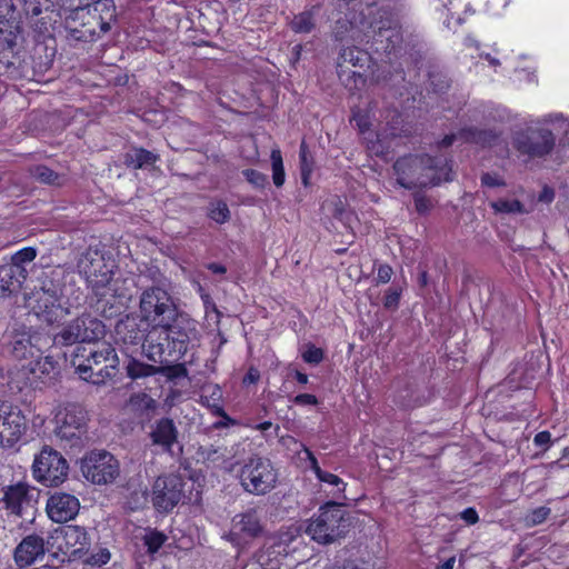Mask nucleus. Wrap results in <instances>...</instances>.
Masks as SVG:
<instances>
[{
    "mask_svg": "<svg viewBox=\"0 0 569 569\" xmlns=\"http://www.w3.org/2000/svg\"><path fill=\"white\" fill-rule=\"evenodd\" d=\"M508 6V0H488L487 10L492 16H500Z\"/></svg>",
    "mask_w": 569,
    "mask_h": 569,
    "instance_id": "46",
    "label": "nucleus"
},
{
    "mask_svg": "<svg viewBox=\"0 0 569 569\" xmlns=\"http://www.w3.org/2000/svg\"><path fill=\"white\" fill-rule=\"evenodd\" d=\"M325 209L329 210L336 219L342 218V216L347 211L345 202L338 197L329 201L325 206Z\"/></svg>",
    "mask_w": 569,
    "mask_h": 569,
    "instance_id": "44",
    "label": "nucleus"
},
{
    "mask_svg": "<svg viewBox=\"0 0 569 569\" xmlns=\"http://www.w3.org/2000/svg\"><path fill=\"white\" fill-rule=\"evenodd\" d=\"M14 6L11 0L0 1V18L10 20L13 17Z\"/></svg>",
    "mask_w": 569,
    "mask_h": 569,
    "instance_id": "48",
    "label": "nucleus"
},
{
    "mask_svg": "<svg viewBox=\"0 0 569 569\" xmlns=\"http://www.w3.org/2000/svg\"><path fill=\"white\" fill-rule=\"evenodd\" d=\"M547 121L561 136L559 138V147L569 150V119L565 118L561 113H553L548 116Z\"/></svg>",
    "mask_w": 569,
    "mask_h": 569,
    "instance_id": "32",
    "label": "nucleus"
},
{
    "mask_svg": "<svg viewBox=\"0 0 569 569\" xmlns=\"http://www.w3.org/2000/svg\"><path fill=\"white\" fill-rule=\"evenodd\" d=\"M243 174L248 182H250L256 188H263L267 184V176L257 170L248 169L243 171Z\"/></svg>",
    "mask_w": 569,
    "mask_h": 569,
    "instance_id": "43",
    "label": "nucleus"
},
{
    "mask_svg": "<svg viewBox=\"0 0 569 569\" xmlns=\"http://www.w3.org/2000/svg\"><path fill=\"white\" fill-rule=\"evenodd\" d=\"M302 359L312 365L319 363L323 358V352L320 348H317L312 345L307 346V348L301 353Z\"/></svg>",
    "mask_w": 569,
    "mask_h": 569,
    "instance_id": "42",
    "label": "nucleus"
},
{
    "mask_svg": "<svg viewBox=\"0 0 569 569\" xmlns=\"http://www.w3.org/2000/svg\"><path fill=\"white\" fill-rule=\"evenodd\" d=\"M1 501L10 513L21 516L23 510L31 505V487L27 481L8 485L3 488Z\"/></svg>",
    "mask_w": 569,
    "mask_h": 569,
    "instance_id": "21",
    "label": "nucleus"
},
{
    "mask_svg": "<svg viewBox=\"0 0 569 569\" xmlns=\"http://www.w3.org/2000/svg\"><path fill=\"white\" fill-rule=\"evenodd\" d=\"M348 23L349 28L341 20L337 21L333 31L336 39L342 40L349 37L352 40H362V36L369 38V30H373V32L378 30V38L376 39V42L382 43L383 40L390 42L391 46L388 43L385 47V50L388 52L393 50L395 43L399 39L398 33L391 28V26L386 27L382 21H368L362 12L359 18L353 16L351 20H348Z\"/></svg>",
    "mask_w": 569,
    "mask_h": 569,
    "instance_id": "8",
    "label": "nucleus"
},
{
    "mask_svg": "<svg viewBox=\"0 0 569 569\" xmlns=\"http://www.w3.org/2000/svg\"><path fill=\"white\" fill-rule=\"evenodd\" d=\"M74 372L84 381L100 385L113 378L120 360L110 343H101L86 353V348L78 347L71 358Z\"/></svg>",
    "mask_w": 569,
    "mask_h": 569,
    "instance_id": "4",
    "label": "nucleus"
},
{
    "mask_svg": "<svg viewBox=\"0 0 569 569\" xmlns=\"http://www.w3.org/2000/svg\"><path fill=\"white\" fill-rule=\"evenodd\" d=\"M301 448H302V452L306 456V460L309 463V468L313 471L317 479L320 482H323V483H327V485L333 487L335 488L333 495H342L346 490L347 483L337 475H333L328 471H323L320 468L317 458L315 457V455L310 451V449L308 447L301 445Z\"/></svg>",
    "mask_w": 569,
    "mask_h": 569,
    "instance_id": "27",
    "label": "nucleus"
},
{
    "mask_svg": "<svg viewBox=\"0 0 569 569\" xmlns=\"http://www.w3.org/2000/svg\"><path fill=\"white\" fill-rule=\"evenodd\" d=\"M82 477L94 486H108L120 476L118 459L108 451L92 450L80 460Z\"/></svg>",
    "mask_w": 569,
    "mask_h": 569,
    "instance_id": "7",
    "label": "nucleus"
},
{
    "mask_svg": "<svg viewBox=\"0 0 569 569\" xmlns=\"http://www.w3.org/2000/svg\"><path fill=\"white\" fill-rule=\"evenodd\" d=\"M102 321L90 315H82L64 326L53 338V342L71 346L77 342H93L104 336Z\"/></svg>",
    "mask_w": 569,
    "mask_h": 569,
    "instance_id": "13",
    "label": "nucleus"
},
{
    "mask_svg": "<svg viewBox=\"0 0 569 569\" xmlns=\"http://www.w3.org/2000/svg\"><path fill=\"white\" fill-rule=\"evenodd\" d=\"M198 340V330L196 321L184 317L177 316L173 323L166 329L161 328L157 335V341L168 347H172L173 353L182 356L187 352L188 346Z\"/></svg>",
    "mask_w": 569,
    "mask_h": 569,
    "instance_id": "16",
    "label": "nucleus"
},
{
    "mask_svg": "<svg viewBox=\"0 0 569 569\" xmlns=\"http://www.w3.org/2000/svg\"><path fill=\"white\" fill-rule=\"evenodd\" d=\"M40 336L31 328L14 323L4 335L8 351L17 360H27L37 357L41 350Z\"/></svg>",
    "mask_w": 569,
    "mask_h": 569,
    "instance_id": "17",
    "label": "nucleus"
},
{
    "mask_svg": "<svg viewBox=\"0 0 569 569\" xmlns=\"http://www.w3.org/2000/svg\"><path fill=\"white\" fill-rule=\"evenodd\" d=\"M397 182L406 188H423L436 186L442 181H448L450 167L446 158L408 156L397 160L395 163Z\"/></svg>",
    "mask_w": 569,
    "mask_h": 569,
    "instance_id": "3",
    "label": "nucleus"
},
{
    "mask_svg": "<svg viewBox=\"0 0 569 569\" xmlns=\"http://www.w3.org/2000/svg\"><path fill=\"white\" fill-rule=\"evenodd\" d=\"M516 74L519 81L526 80L528 82L535 81V74L532 71L527 69L516 70Z\"/></svg>",
    "mask_w": 569,
    "mask_h": 569,
    "instance_id": "61",
    "label": "nucleus"
},
{
    "mask_svg": "<svg viewBox=\"0 0 569 569\" xmlns=\"http://www.w3.org/2000/svg\"><path fill=\"white\" fill-rule=\"evenodd\" d=\"M352 121L356 122V126L359 128L361 133H366L368 131V121L363 114L356 113Z\"/></svg>",
    "mask_w": 569,
    "mask_h": 569,
    "instance_id": "58",
    "label": "nucleus"
},
{
    "mask_svg": "<svg viewBox=\"0 0 569 569\" xmlns=\"http://www.w3.org/2000/svg\"><path fill=\"white\" fill-rule=\"evenodd\" d=\"M158 156L142 148L131 149L126 153L124 162L136 169L153 164Z\"/></svg>",
    "mask_w": 569,
    "mask_h": 569,
    "instance_id": "31",
    "label": "nucleus"
},
{
    "mask_svg": "<svg viewBox=\"0 0 569 569\" xmlns=\"http://www.w3.org/2000/svg\"><path fill=\"white\" fill-rule=\"evenodd\" d=\"M113 267V260L107 259L96 249H88L78 261L79 273L86 279L96 296L126 299L130 291L128 280L112 278Z\"/></svg>",
    "mask_w": 569,
    "mask_h": 569,
    "instance_id": "2",
    "label": "nucleus"
},
{
    "mask_svg": "<svg viewBox=\"0 0 569 569\" xmlns=\"http://www.w3.org/2000/svg\"><path fill=\"white\" fill-rule=\"evenodd\" d=\"M48 551L61 553L69 561L81 558L89 549L90 540L84 528L63 526L56 528L47 538Z\"/></svg>",
    "mask_w": 569,
    "mask_h": 569,
    "instance_id": "9",
    "label": "nucleus"
},
{
    "mask_svg": "<svg viewBox=\"0 0 569 569\" xmlns=\"http://www.w3.org/2000/svg\"><path fill=\"white\" fill-rule=\"evenodd\" d=\"M183 496V480L171 473L158 477L152 487V503L158 511L172 510Z\"/></svg>",
    "mask_w": 569,
    "mask_h": 569,
    "instance_id": "18",
    "label": "nucleus"
},
{
    "mask_svg": "<svg viewBox=\"0 0 569 569\" xmlns=\"http://www.w3.org/2000/svg\"><path fill=\"white\" fill-rule=\"evenodd\" d=\"M46 420H47V417L44 415L34 413L32 417V420H31L32 427L34 429H41L44 426Z\"/></svg>",
    "mask_w": 569,
    "mask_h": 569,
    "instance_id": "62",
    "label": "nucleus"
},
{
    "mask_svg": "<svg viewBox=\"0 0 569 569\" xmlns=\"http://www.w3.org/2000/svg\"><path fill=\"white\" fill-rule=\"evenodd\" d=\"M37 257V250L32 247H26L19 251H17L12 257L9 263H6L8 267H18L22 271V276H28V270L24 264L34 260Z\"/></svg>",
    "mask_w": 569,
    "mask_h": 569,
    "instance_id": "33",
    "label": "nucleus"
},
{
    "mask_svg": "<svg viewBox=\"0 0 569 569\" xmlns=\"http://www.w3.org/2000/svg\"><path fill=\"white\" fill-rule=\"evenodd\" d=\"M262 530L259 517L256 511H247L238 515L232 520L231 535H243L246 537H257Z\"/></svg>",
    "mask_w": 569,
    "mask_h": 569,
    "instance_id": "28",
    "label": "nucleus"
},
{
    "mask_svg": "<svg viewBox=\"0 0 569 569\" xmlns=\"http://www.w3.org/2000/svg\"><path fill=\"white\" fill-rule=\"evenodd\" d=\"M339 220L343 223V226L346 228L353 230V224L357 221V217L355 216V213L352 211L347 209V211L345 212L342 218H340Z\"/></svg>",
    "mask_w": 569,
    "mask_h": 569,
    "instance_id": "56",
    "label": "nucleus"
},
{
    "mask_svg": "<svg viewBox=\"0 0 569 569\" xmlns=\"http://www.w3.org/2000/svg\"><path fill=\"white\" fill-rule=\"evenodd\" d=\"M158 407L157 401L146 392H136L130 396L127 408L137 416H147L154 413Z\"/></svg>",
    "mask_w": 569,
    "mask_h": 569,
    "instance_id": "29",
    "label": "nucleus"
},
{
    "mask_svg": "<svg viewBox=\"0 0 569 569\" xmlns=\"http://www.w3.org/2000/svg\"><path fill=\"white\" fill-rule=\"evenodd\" d=\"M306 169L312 171V163L308 160L307 147L305 142H302L300 146V170L305 171Z\"/></svg>",
    "mask_w": 569,
    "mask_h": 569,
    "instance_id": "51",
    "label": "nucleus"
},
{
    "mask_svg": "<svg viewBox=\"0 0 569 569\" xmlns=\"http://www.w3.org/2000/svg\"><path fill=\"white\" fill-rule=\"evenodd\" d=\"M548 116L543 119L546 128L537 131L536 137L528 146H520L519 149L530 156L541 157L548 154L556 146V136H559L552 126L547 121Z\"/></svg>",
    "mask_w": 569,
    "mask_h": 569,
    "instance_id": "23",
    "label": "nucleus"
},
{
    "mask_svg": "<svg viewBox=\"0 0 569 569\" xmlns=\"http://www.w3.org/2000/svg\"><path fill=\"white\" fill-rule=\"evenodd\" d=\"M244 491L263 496L272 491L278 482V470L268 458L252 456L237 471Z\"/></svg>",
    "mask_w": 569,
    "mask_h": 569,
    "instance_id": "6",
    "label": "nucleus"
},
{
    "mask_svg": "<svg viewBox=\"0 0 569 569\" xmlns=\"http://www.w3.org/2000/svg\"><path fill=\"white\" fill-rule=\"evenodd\" d=\"M460 516L469 525H475L479 520L478 513L473 508L465 509Z\"/></svg>",
    "mask_w": 569,
    "mask_h": 569,
    "instance_id": "53",
    "label": "nucleus"
},
{
    "mask_svg": "<svg viewBox=\"0 0 569 569\" xmlns=\"http://www.w3.org/2000/svg\"><path fill=\"white\" fill-rule=\"evenodd\" d=\"M209 217L217 223H224L230 218V211L226 202L213 201L209 207Z\"/></svg>",
    "mask_w": 569,
    "mask_h": 569,
    "instance_id": "38",
    "label": "nucleus"
},
{
    "mask_svg": "<svg viewBox=\"0 0 569 569\" xmlns=\"http://www.w3.org/2000/svg\"><path fill=\"white\" fill-rule=\"evenodd\" d=\"M343 511L336 503H328L311 518L306 533L319 543H331L343 532Z\"/></svg>",
    "mask_w": 569,
    "mask_h": 569,
    "instance_id": "10",
    "label": "nucleus"
},
{
    "mask_svg": "<svg viewBox=\"0 0 569 569\" xmlns=\"http://www.w3.org/2000/svg\"><path fill=\"white\" fill-rule=\"evenodd\" d=\"M368 140V149L377 154V156H385L388 153V150L390 148L389 143H387L386 139L382 138L380 134L376 136V139L370 140L366 137Z\"/></svg>",
    "mask_w": 569,
    "mask_h": 569,
    "instance_id": "41",
    "label": "nucleus"
},
{
    "mask_svg": "<svg viewBox=\"0 0 569 569\" xmlns=\"http://www.w3.org/2000/svg\"><path fill=\"white\" fill-rule=\"evenodd\" d=\"M31 176L43 183L60 184V176L46 166H37L31 169Z\"/></svg>",
    "mask_w": 569,
    "mask_h": 569,
    "instance_id": "39",
    "label": "nucleus"
},
{
    "mask_svg": "<svg viewBox=\"0 0 569 569\" xmlns=\"http://www.w3.org/2000/svg\"><path fill=\"white\" fill-rule=\"evenodd\" d=\"M26 279L18 267L0 266V299L18 295Z\"/></svg>",
    "mask_w": 569,
    "mask_h": 569,
    "instance_id": "24",
    "label": "nucleus"
},
{
    "mask_svg": "<svg viewBox=\"0 0 569 569\" xmlns=\"http://www.w3.org/2000/svg\"><path fill=\"white\" fill-rule=\"evenodd\" d=\"M46 550L48 551L47 541L43 538L30 535L17 546L14 550V560L21 568L34 563L39 558L43 557Z\"/></svg>",
    "mask_w": 569,
    "mask_h": 569,
    "instance_id": "22",
    "label": "nucleus"
},
{
    "mask_svg": "<svg viewBox=\"0 0 569 569\" xmlns=\"http://www.w3.org/2000/svg\"><path fill=\"white\" fill-rule=\"evenodd\" d=\"M479 59L482 63L487 62L489 67H492L495 71H497V67L500 64L499 60L493 58L489 53H480Z\"/></svg>",
    "mask_w": 569,
    "mask_h": 569,
    "instance_id": "60",
    "label": "nucleus"
},
{
    "mask_svg": "<svg viewBox=\"0 0 569 569\" xmlns=\"http://www.w3.org/2000/svg\"><path fill=\"white\" fill-rule=\"evenodd\" d=\"M178 316L177 306L167 290L150 287L142 291L139 301V322L127 317L117 326V333L124 342L142 343L146 357L154 363H161L166 351L163 343L157 341L158 331L167 328Z\"/></svg>",
    "mask_w": 569,
    "mask_h": 569,
    "instance_id": "1",
    "label": "nucleus"
},
{
    "mask_svg": "<svg viewBox=\"0 0 569 569\" xmlns=\"http://www.w3.org/2000/svg\"><path fill=\"white\" fill-rule=\"evenodd\" d=\"M295 403L315 406L318 403L317 398L310 393H301L295 397Z\"/></svg>",
    "mask_w": 569,
    "mask_h": 569,
    "instance_id": "52",
    "label": "nucleus"
},
{
    "mask_svg": "<svg viewBox=\"0 0 569 569\" xmlns=\"http://www.w3.org/2000/svg\"><path fill=\"white\" fill-rule=\"evenodd\" d=\"M415 203L419 212H426L431 206L427 198L420 196L416 197Z\"/></svg>",
    "mask_w": 569,
    "mask_h": 569,
    "instance_id": "59",
    "label": "nucleus"
},
{
    "mask_svg": "<svg viewBox=\"0 0 569 569\" xmlns=\"http://www.w3.org/2000/svg\"><path fill=\"white\" fill-rule=\"evenodd\" d=\"M153 445L170 451L178 438V430L171 419L162 418L156 422L150 432Z\"/></svg>",
    "mask_w": 569,
    "mask_h": 569,
    "instance_id": "26",
    "label": "nucleus"
},
{
    "mask_svg": "<svg viewBox=\"0 0 569 569\" xmlns=\"http://www.w3.org/2000/svg\"><path fill=\"white\" fill-rule=\"evenodd\" d=\"M481 182L487 187H499L505 184L503 180L499 176L491 173H485L481 178Z\"/></svg>",
    "mask_w": 569,
    "mask_h": 569,
    "instance_id": "50",
    "label": "nucleus"
},
{
    "mask_svg": "<svg viewBox=\"0 0 569 569\" xmlns=\"http://www.w3.org/2000/svg\"><path fill=\"white\" fill-rule=\"evenodd\" d=\"M271 166H272V180L277 187H281L284 183L286 174L282 162V156L279 149L271 151Z\"/></svg>",
    "mask_w": 569,
    "mask_h": 569,
    "instance_id": "35",
    "label": "nucleus"
},
{
    "mask_svg": "<svg viewBox=\"0 0 569 569\" xmlns=\"http://www.w3.org/2000/svg\"><path fill=\"white\" fill-rule=\"evenodd\" d=\"M393 274L392 268L388 264H381L377 271V281L379 283H388Z\"/></svg>",
    "mask_w": 569,
    "mask_h": 569,
    "instance_id": "47",
    "label": "nucleus"
},
{
    "mask_svg": "<svg viewBox=\"0 0 569 569\" xmlns=\"http://www.w3.org/2000/svg\"><path fill=\"white\" fill-rule=\"evenodd\" d=\"M550 513V509L547 507H539L535 509L528 517L527 521L530 525H539L543 522Z\"/></svg>",
    "mask_w": 569,
    "mask_h": 569,
    "instance_id": "45",
    "label": "nucleus"
},
{
    "mask_svg": "<svg viewBox=\"0 0 569 569\" xmlns=\"http://www.w3.org/2000/svg\"><path fill=\"white\" fill-rule=\"evenodd\" d=\"M36 359L29 362V371L33 381L47 383L53 380L59 375L58 362L51 357H34Z\"/></svg>",
    "mask_w": 569,
    "mask_h": 569,
    "instance_id": "25",
    "label": "nucleus"
},
{
    "mask_svg": "<svg viewBox=\"0 0 569 569\" xmlns=\"http://www.w3.org/2000/svg\"><path fill=\"white\" fill-rule=\"evenodd\" d=\"M491 207L496 212L501 213H525L526 210L520 201L516 199H499L491 202Z\"/></svg>",
    "mask_w": 569,
    "mask_h": 569,
    "instance_id": "37",
    "label": "nucleus"
},
{
    "mask_svg": "<svg viewBox=\"0 0 569 569\" xmlns=\"http://www.w3.org/2000/svg\"><path fill=\"white\" fill-rule=\"evenodd\" d=\"M369 62V54L356 47L345 48L338 62V74L340 80L351 89L358 88L359 83L365 82L362 73L358 70H349V66L353 68H363Z\"/></svg>",
    "mask_w": 569,
    "mask_h": 569,
    "instance_id": "19",
    "label": "nucleus"
},
{
    "mask_svg": "<svg viewBox=\"0 0 569 569\" xmlns=\"http://www.w3.org/2000/svg\"><path fill=\"white\" fill-rule=\"evenodd\" d=\"M79 508L78 498L66 492L53 493L46 505L47 515L54 522H66L73 519L78 515Z\"/></svg>",
    "mask_w": 569,
    "mask_h": 569,
    "instance_id": "20",
    "label": "nucleus"
},
{
    "mask_svg": "<svg viewBox=\"0 0 569 569\" xmlns=\"http://www.w3.org/2000/svg\"><path fill=\"white\" fill-rule=\"evenodd\" d=\"M110 560V552L107 549L100 550L88 560L91 565L101 566Z\"/></svg>",
    "mask_w": 569,
    "mask_h": 569,
    "instance_id": "49",
    "label": "nucleus"
},
{
    "mask_svg": "<svg viewBox=\"0 0 569 569\" xmlns=\"http://www.w3.org/2000/svg\"><path fill=\"white\" fill-rule=\"evenodd\" d=\"M555 199V191L552 188L545 186L538 196V200L543 203H551Z\"/></svg>",
    "mask_w": 569,
    "mask_h": 569,
    "instance_id": "54",
    "label": "nucleus"
},
{
    "mask_svg": "<svg viewBox=\"0 0 569 569\" xmlns=\"http://www.w3.org/2000/svg\"><path fill=\"white\" fill-rule=\"evenodd\" d=\"M551 440V435L549 431H541V432H538L535 438H533V442L536 446L538 447H543V446H548L549 442Z\"/></svg>",
    "mask_w": 569,
    "mask_h": 569,
    "instance_id": "55",
    "label": "nucleus"
},
{
    "mask_svg": "<svg viewBox=\"0 0 569 569\" xmlns=\"http://www.w3.org/2000/svg\"><path fill=\"white\" fill-rule=\"evenodd\" d=\"M456 557H450L443 563L439 565L436 569H453Z\"/></svg>",
    "mask_w": 569,
    "mask_h": 569,
    "instance_id": "63",
    "label": "nucleus"
},
{
    "mask_svg": "<svg viewBox=\"0 0 569 569\" xmlns=\"http://www.w3.org/2000/svg\"><path fill=\"white\" fill-rule=\"evenodd\" d=\"M403 287H405V284L403 286L395 284L387 290V292L385 295V299H383L385 308L391 309V310H395L398 308Z\"/></svg>",
    "mask_w": 569,
    "mask_h": 569,
    "instance_id": "40",
    "label": "nucleus"
},
{
    "mask_svg": "<svg viewBox=\"0 0 569 569\" xmlns=\"http://www.w3.org/2000/svg\"><path fill=\"white\" fill-rule=\"evenodd\" d=\"M260 379V372L256 368H250L247 375L243 377V385H252L256 383Z\"/></svg>",
    "mask_w": 569,
    "mask_h": 569,
    "instance_id": "57",
    "label": "nucleus"
},
{
    "mask_svg": "<svg viewBox=\"0 0 569 569\" xmlns=\"http://www.w3.org/2000/svg\"><path fill=\"white\" fill-rule=\"evenodd\" d=\"M28 431V419L23 411L9 403H0V449L10 450L20 446Z\"/></svg>",
    "mask_w": 569,
    "mask_h": 569,
    "instance_id": "12",
    "label": "nucleus"
},
{
    "mask_svg": "<svg viewBox=\"0 0 569 569\" xmlns=\"http://www.w3.org/2000/svg\"><path fill=\"white\" fill-rule=\"evenodd\" d=\"M54 433L61 440L73 441L86 432V412L73 403H59L52 411Z\"/></svg>",
    "mask_w": 569,
    "mask_h": 569,
    "instance_id": "14",
    "label": "nucleus"
},
{
    "mask_svg": "<svg viewBox=\"0 0 569 569\" xmlns=\"http://www.w3.org/2000/svg\"><path fill=\"white\" fill-rule=\"evenodd\" d=\"M143 543L149 553H156L167 541V536L158 530H147L143 536Z\"/></svg>",
    "mask_w": 569,
    "mask_h": 569,
    "instance_id": "36",
    "label": "nucleus"
},
{
    "mask_svg": "<svg viewBox=\"0 0 569 569\" xmlns=\"http://www.w3.org/2000/svg\"><path fill=\"white\" fill-rule=\"evenodd\" d=\"M162 371L163 369L160 366L148 365L132 357L126 363V373L131 380L151 377Z\"/></svg>",
    "mask_w": 569,
    "mask_h": 569,
    "instance_id": "30",
    "label": "nucleus"
},
{
    "mask_svg": "<svg viewBox=\"0 0 569 569\" xmlns=\"http://www.w3.org/2000/svg\"><path fill=\"white\" fill-rule=\"evenodd\" d=\"M27 307L39 320L48 325L58 323L68 315V309L60 303L58 291L51 288L32 291L27 298Z\"/></svg>",
    "mask_w": 569,
    "mask_h": 569,
    "instance_id": "15",
    "label": "nucleus"
},
{
    "mask_svg": "<svg viewBox=\"0 0 569 569\" xmlns=\"http://www.w3.org/2000/svg\"><path fill=\"white\" fill-rule=\"evenodd\" d=\"M315 14V8L312 10H308L297 14L290 23L291 29L295 32H310L316 23Z\"/></svg>",
    "mask_w": 569,
    "mask_h": 569,
    "instance_id": "34",
    "label": "nucleus"
},
{
    "mask_svg": "<svg viewBox=\"0 0 569 569\" xmlns=\"http://www.w3.org/2000/svg\"><path fill=\"white\" fill-rule=\"evenodd\" d=\"M69 465L67 460L51 447L44 446L33 459V478L44 486L61 485L67 479Z\"/></svg>",
    "mask_w": 569,
    "mask_h": 569,
    "instance_id": "11",
    "label": "nucleus"
},
{
    "mask_svg": "<svg viewBox=\"0 0 569 569\" xmlns=\"http://www.w3.org/2000/svg\"><path fill=\"white\" fill-rule=\"evenodd\" d=\"M309 556L299 528L292 527L280 532L268 549L259 556V562L268 569H281L282 567L291 569L305 562Z\"/></svg>",
    "mask_w": 569,
    "mask_h": 569,
    "instance_id": "5",
    "label": "nucleus"
},
{
    "mask_svg": "<svg viewBox=\"0 0 569 569\" xmlns=\"http://www.w3.org/2000/svg\"><path fill=\"white\" fill-rule=\"evenodd\" d=\"M311 173L312 171H308L307 169L305 171H301V181L305 187H308L310 184Z\"/></svg>",
    "mask_w": 569,
    "mask_h": 569,
    "instance_id": "64",
    "label": "nucleus"
}]
</instances>
